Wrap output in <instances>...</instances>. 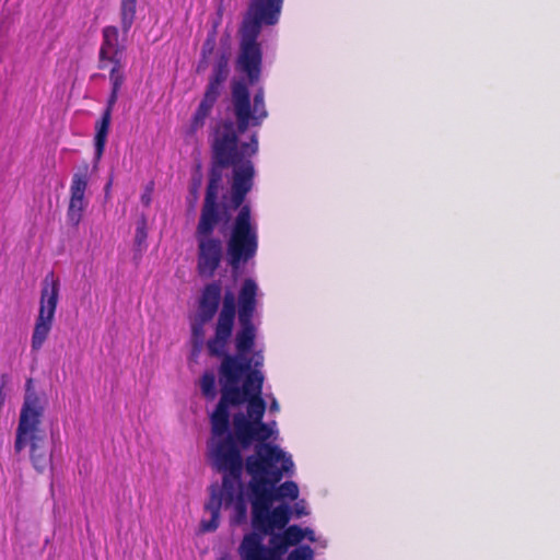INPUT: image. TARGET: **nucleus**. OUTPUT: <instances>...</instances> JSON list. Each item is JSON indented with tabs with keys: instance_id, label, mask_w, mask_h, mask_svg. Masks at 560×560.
Wrapping results in <instances>:
<instances>
[{
	"instance_id": "21",
	"label": "nucleus",
	"mask_w": 560,
	"mask_h": 560,
	"mask_svg": "<svg viewBox=\"0 0 560 560\" xmlns=\"http://www.w3.org/2000/svg\"><path fill=\"white\" fill-rule=\"evenodd\" d=\"M217 46V31L213 28L208 33L207 38L205 39L201 47V58L197 66V71L201 72L208 68V60L210 56L213 54Z\"/></svg>"
},
{
	"instance_id": "26",
	"label": "nucleus",
	"mask_w": 560,
	"mask_h": 560,
	"mask_svg": "<svg viewBox=\"0 0 560 560\" xmlns=\"http://www.w3.org/2000/svg\"><path fill=\"white\" fill-rule=\"evenodd\" d=\"M234 504V516H233V524L240 525L246 520L247 515V506L246 502L243 495V492L241 491V488L236 490L235 500L233 502Z\"/></svg>"
},
{
	"instance_id": "7",
	"label": "nucleus",
	"mask_w": 560,
	"mask_h": 560,
	"mask_svg": "<svg viewBox=\"0 0 560 560\" xmlns=\"http://www.w3.org/2000/svg\"><path fill=\"white\" fill-rule=\"evenodd\" d=\"M60 282L54 272H48L42 281L38 315L32 334V351H38L52 328L59 301Z\"/></svg>"
},
{
	"instance_id": "33",
	"label": "nucleus",
	"mask_w": 560,
	"mask_h": 560,
	"mask_svg": "<svg viewBox=\"0 0 560 560\" xmlns=\"http://www.w3.org/2000/svg\"><path fill=\"white\" fill-rule=\"evenodd\" d=\"M112 182H108L105 186V190L108 191L110 189Z\"/></svg>"
},
{
	"instance_id": "28",
	"label": "nucleus",
	"mask_w": 560,
	"mask_h": 560,
	"mask_svg": "<svg viewBox=\"0 0 560 560\" xmlns=\"http://www.w3.org/2000/svg\"><path fill=\"white\" fill-rule=\"evenodd\" d=\"M314 552L310 546H301L292 550L287 560H313Z\"/></svg>"
},
{
	"instance_id": "14",
	"label": "nucleus",
	"mask_w": 560,
	"mask_h": 560,
	"mask_svg": "<svg viewBox=\"0 0 560 560\" xmlns=\"http://www.w3.org/2000/svg\"><path fill=\"white\" fill-rule=\"evenodd\" d=\"M198 242L197 270L199 276L210 278L220 267L222 243L214 237H196Z\"/></svg>"
},
{
	"instance_id": "12",
	"label": "nucleus",
	"mask_w": 560,
	"mask_h": 560,
	"mask_svg": "<svg viewBox=\"0 0 560 560\" xmlns=\"http://www.w3.org/2000/svg\"><path fill=\"white\" fill-rule=\"evenodd\" d=\"M90 179V165L83 162L73 173L69 188V203L66 213L67 224L77 229L81 223L84 212L89 206L85 192Z\"/></svg>"
},
{
	"instance_id": "17",
	"label": "nucleus",
	"mask_w": 560,
	"mask_h": 560,
	"mask_svg": "<svg viewBox=\"0 0 560 560\" xmlns=\"http://www.w3.org/2000/svg\"><path fill=\"white\" fill-rule=\"evenodd\" d=\"M229 72V58L226 54L222 52L215 60L206 91L220 95L221 86L226 81Z\"/></svg>"
},
{
	"instance_id": "30",
	"label": "nucleus",
	"mask_w": 560,
	"mask_h": 560,
	"mask_svg": "<svg viewBox=\"0 0 560 560\" xmlns=\"http://www.w3.org/2000/svg\"><path fill=\"white\" fill-rule=\"evenodd\" d=\"M305 514H306V512H305V509H304L303 506H302V508H296V509H295V515H296V516H299V517H300V516L305 515Z\"/></svg>"
},
{
	"instance_id": "25",
	"label": "nucleus",
	"mask_w": 560,
	"mask_h": 560,
	"mask_svg": "<svg viewBox=\"0 0 560 560\" xmlns=\"http://www.w3.org/2000/svg\"><path fill=\"white\" fill-rule=\"evenodd\" d=\"M201 393L208 400L217 397L215 375L212 371H206L200 378Z\"/></svg>"
},
{
	"instance_id": "6",
	"label": "nucleus",
	"mask_w": 560,
	"mask_h": 560,
	"mask_svg": "<svg viewBox=\"0 0 560 560\" xmlns=\"http://www.w3.org/2000/svg\"><path fill=\"white\" fill-rule=\"evenodd\" d=\"M232 108L235 117V122L231 120L236 132L238 135L244 133L249 126H260L265 118L268 116V112L265 105V93L264 89L259 88L254 94L253 104L250 103V93L246 83L236 81L232 85ZM221 120L222 121H225ZM230 121V119H228ZM220 121L214 126V128ZM244 142L237 145L241 147Z\"/></svg>"
},
{
	"instance_id": "1",
	"label": "nucleus",
	"mask_w": 560,
	"mask_h": 560,
	"mask_svg": "<svg viewBox=\"0 0 560 560\" xmlns=\"http://www.w3.org/2000/svg\"><path fill=\"white\" fill-rule=\"evenodd\" d=\"M258 285L252 278L243 281L237 295L226 291L214 325V335L207 341L211 357L220 358L218 369L220 400L210 416L211 434L222 436L230 429V406H241L246 398L262 394L264 375L252 368L247 354L256 340L254 315Z\"/></svg>"
},
{
	"instance_id": "29",
	"label": "nucleus",
	"mask_w": 560,
	"mask_h": 560,
	"mask_svg": "<svg viewBox=\"0 0 560 560\" xmlns=\"http://www.w3.org/2000/svg\"><path fill=\"white\" fill-rule=\"evenodd\" d=\"M152 186H148L141 195V202L143 206L149 207L152 200Z\"/></svg>"
},
{
	"instance_id": "27",
	"label": "nucleus",
	"mask_w": 560,
	"mask_h": 560,
	"mask_svg": "<svg viewBox=\"0 0 560 560\" xmlns=\"http://www.w3.org/2000/svg\"><path fill=\"white\" fill-rule=\"evenodd\" d=\"M148 229L147 219L142 217L138 223L135 233V247L140 254L147 248Z\"/></svg>"
},
{
	"instance_id": "16",
	"label": "nucleus",
	"mask_w": 560,
	"mask_h": 560,
	"mask_svg": "<svg viewBox=\"0 0 560 560\" xmlns=\"http://www.w3.org/2000/svg\"><path fill=\"white\" fill-rule=\"evenodd\" d=\"M219 96L220 95L213 94L212 92L205 91L203 97L190 120L189 132L191 135L196 133L205 126L206 120L210 116Z\"/></svg>"
},
{
	"instance_id": "31",
	"label": "nucleus",
	"mask_w": 560,
	"mask_h": 560,
	"mask_svg": "<svg viewBox=\"0 0 560 560\" xmlns=\"http://www.w3.org/2000/svg\"><path fill=\"white\" fill-rule=\"evenodd\" d=\"M270 410L271 411H278L279 410V405L277 402V400H273L270 405Z\"/></svg>"
},
{
	"instance_id": "11",
	"label": "nucleus",
	"mask_w": 560,
	"mask_h": 560,
	"mask_svg": "<svg viewBox=\"0 0 560 560\" xmlns=\"http://www.w3.org/2000/svg\"><path fill=\"white\" fill-rule=\"evenodd\" d=\"M240 51L236 58V69L246 74L248 82L255 84L259 81L262 68V48L258 42V34L238 30Z\"/></svg>"
},
{
	"instance_id": "24",
	"label": "nucleus",
	"mask_w": 560,
	"mask_h": 560,
	"mask_svg": "<svg viewBox=\"0 0 560 560\" xmlns=\"http://www.w3.org/2000/svg\"><path fill=\"white\" fill-rule=\"evenodd\" d=\"M283 529L284 539H287L290 546L300 544L306 535H310V539L313 540V537H311V535H313V530L308 528L304 530L298 525H290L288 527L285 526Z\"/></svg>"
},
{
	"instance_id": "4",
	"label": "nucleus",
	"mask_w": 560,
	"mask_h": 560,
	"mask_svg": "<svg viewBox=\"0 0 560 560\" xmlns=\"http://www.w3.org/2000/svg\"><path fill=\"white\" fill-rule=\"evenodd\" d=\"M210 456L214 469L223 474L221 495L212 493L205 509L210 512V521L201 522L203 532H213L219 526L221 505L229 508L235 500L236 490L242 488L244 460L234 438L229 435L210 445Z\"/></svg>"
},
{
	"instance_id": "3",
	"label": "nucleus",
	"mask_w": 560,
	"mask_h": 560,
	"mask_svg": "<svg viewBox=\"0 0 560 560\" xmlns=\"http://www.w3.org/2000/svg\"><path fill=\"white\" fill-rule=\"evenodd\" d=\"M244 467L250 476L252 527L268 532L272 526L284 528L292 516L289 504L281 503L272 509L275 501L296 500L299 487L294 481H285L279 487L284 474L293 469L290 456L277 445H255L254 453L245 459Z\"/></svg>"
},
{
	"instance_id": "10",
	"label": "nucleus",
	"mask_w": 560,
	"mask_h": 560,
	"mask_svg": "<svg viewBox=\"0 0 560 560\" xmlns=\"http://www.w3.org/2000/svg\"><path fill=\"white\" fill-rule=\"evenodd\" d=\"M284 0H249L240 25L241 31L260 35L262 26L279 22Z\"/></svg>"
},
{
	"instance_id": "32",
	"label": "nucleus",
	"mask_w": 560,
	"mask_h": 560,
	"mask_svg": "<svg viewBox=\"0 0 560 560\" xmlns=\"http://www.w3.org/2000/svg\"><path fill=\"white\" fill-rule=\"evenodd\" d=\"M262 358H259L255 361V366H259L261 364Z\"/></svg>"
},
{
	"instance_id": "18",
	"label": "nucleus",
	"mask_w": 560,
	"mask_h": 560,
	"mask_svg": "<svg viewBox=\"0 0 560 560\" xmlns=\"http://www.w3.org/2000/svg\"><path fill=\"white\" fill-rule=\"evenodd\" d=\"M110 121L112 116L107 114H102V117L95 122L94 148L96 163L102 159L104 154Z\"/></svg>"
},
{
	"instance_id": "15",
	"label": "nucleus",
	"mask_w": 560,
	"mask_h": 560,
	"mask_svg": "<svg viewBox=\"0 0 560 560\" xmlns=\"http://www.w3.org/2000/svg\"><path fill=\"white\" fill-rule=\"evenodd\" d=\"M233 294L231 289H228ZM226 290L222 295V285L220 281H212L207 283L200 294L198 301V313L203 317V320H211L219 311L220 301L224 299Z\"/></svg>"
},
{
	"instance_id": "5",
	"label": "nucleus",
	"mask_w": 560,
	"mask_h": 560,
	"mask_svg": "<svg viewBox=\"0 0 560 560\" xmlns=\"http://www.w3.org/2000/svg\"><path fill=\"white\" fill-rule=\"evenodd\" d=\"M44 412L45 406L34 389L33 380L27 378L15 432L14 450L20 453L30 446L31 462L38 472H43L51 463V456L45 446L46 433L42 429Z\"/></svg>"
},
{
	"instance_id": "13",
	"label": "nucleus",
	"mask_w": 560,
	"mask_h": 560,
	"mask_svg": "<svg viewBox=\"0 0 560 560\" xmlns=\"http://www.w3.org/2000/svg\"><path fill=\"white\" fill-rule=\"evenodd\" d=\"M125 46L119 43V31L109 25L102 30V43L98 50V69L107 68L124 71L122 56Z\"/></svg>"
},
{
	"instance_id": "23",
	"label": "nucleus",
	"mask_w": 560,
	"mask_h": 560,
	"mask_svg": "<svg viewBox=\"0 0 560 560\" xmlns=\"http://www.w3.org/2000/svg\"><path fill=\"white\" fill-rule=\"evenodd\" d=\"M210 320H203V317L197 314L191 323V343L194 351L199 352L205 342V325Z\"/></svg>"
},
{
	"instance_id": "20",
	"label": "nucleus",
	"mask_w": 560,
	"mask_h": 560,
	"mask_svg": "<svg viewBox=\"0 0 560 560\" xmlns=\"http://www.w3.org/2000/svg\"><path fill=\"white\" fill-rule=\"evenodd\" d=\"M137 12V0L120 1V23L124 33H128L135 22Z\"/></svg>"
},
{
	"instance_id": "8",
	"label": "nucleus",
	"mask_w": 560,
	"mask_h": 560,
	"mask_svg": "<svg viewBox=\"0 0 560 560\" xmlns=\"http://www.w3.org/2000/svg\"><path fill=\"white\" fill-rule=\"evenodd\" d=\"M282 528L272 526L268 532L253 527V532L246 534L240 545V555L243 560H250V553H256L261 560H281V556L290 547L284 534H275Z\"/></svg>"
},
{
	"instance_id": "19",
	"label": "nucleus",
	"mask_w": 560,
	"mask_h": 560,
	"mask_svg": "<svg viewBox=\"0 0 560 560\" xmlns=\"http://www.w3.org/2000/svg\"><path fill=\"white\" fill-rule=\"evenodd\" d=\"M109 81L112 84V90L107 98L106 107L103 114L112 116L114 106L118 100L119 91L125 82L124 71H116L115 69H109Z\"/></svg>"
},
{
	"instance_id": "2",
	"label": "nucleus",
	"mask_w": 560,
	"mask_h": 560,
	"mask_svg": "<svg viewBox=\"0 0 560 560\" xmlns=\"http://www.w3.org/2000/svg\"><path fill=\"white\" fill-rule=\"evenodd\" d=\"M211 162L206 196L196 229V237H212L221 221L218 202L223 171L232 167L231 208L240 209L230 237L226 242L228 264L236 273L241 266L253 259L258 250V232L252 220L249 205H244L247 194L254 186L255 167L252 158L258 151V137L253 133L249 143L237 145L234 126L225 120L213 128L211 133Z\"/></svg>"
},
{
	"instance_id": "22",
	"label": "nucleus",
	"mask_w": 560,
	"mask_h": 560,
	"mask_svg": "<svg viewBox=\"0 0 560 560\" xmlns=\"http://www.w3.org/2000/svg\"><path fill=\"white\" fill-rule=\"evenodd\" d=\"M247 401V419L249 421L262 420L266 411V402L261 395H255L246 398Z\"/></svg>"
},
{
	"instance_id": "9",
	"label": "nucleus",
	"mask_w": 560,
	"mask_h": 560,
	"mask_svg": "<svg viewBox=\"0 0 560 560\" xmlns=\"http://www.w3.org/2000/svg\"><path fill=\"white\" fill-rule=\"evenodd\" d=\"M229 435L234 438L238 450L242 452V448L249 447L254 441L257 442L256 445L269 444L267 441L271 438L272 430L267 423L262 422V420H258L257 422L249 421L244 413L238 412L233 417V432L228 430L222 436L212 435L211 444Z\"/></svg>"
}]
</instances>
